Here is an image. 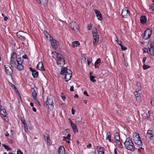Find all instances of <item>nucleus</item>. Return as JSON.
Listing matches in <instances>:
<instances>
[{
  "mask_svg": "<svg viewBox=\"0 0 154 154\" xmlns=\"http://www.w3.org/2000/svg\"><path fill=\"white\" fill-rule=\"evenodd\" d=\"M64 74H65V80L66 82H68L71 78L72 72L69 69H67V67L62 68L60 74L64 75Z\"/></svg>",
  "mask_w": 154,
  "mask_h": 154,
  "instance_id": "nucleus-1",
  "label": "nucleus"
},
{
  "mask_svg": "<svg viewBox=\"0 0 154 154\" xmlns=\"http://www.w3.org/2000/svg\"><path fill=\"white\" fill-rule=\"evenodd\" d=\"M58 55V57L56 58V63L59 66L62 67L65 64V60L62 55L61 54Z\"/></svg>",
  "mask_w": 154,
  "mask_h": 154,
  "instance_id": "nucleus-2",
  "label": "nucleus"
},
{
  "mask_svg": "<svg viewBox=\"0 0 154 154\" xmlns=\"http://www.w3.org/2000/svg\"><path fill=\"white\" fill-rule=\"evenodd\" d=\"M124 145L126 149L131 151L134 152L135 150V147L132 141L127 143H124Z\"/></svg>",
  "mask_w": 154,
  "mask_h": 154,
  "instance_id": "nucleus-3",
  "label": "nucleus"
},
{
  "mask_svg": "<svg viewBox=\"0 0 154 154\" xmlns=\"http://www.w3.org/2000/svg\"><path fill=\"white\" fill-rule=\"evenodd\" d=\"M17 35L19 38L25 40L26 38L29 37V35L27 33L21 31H19L17 32Z\"/></svg>",
  "mask_w": 154,
  "mask_h": 154,
  "instance_id": "nucleus-4",
  "label": "nucleus"
},
{
  "mask_svg": "<svg viewBox=\"0 0 154 154\" xmlns=\"http://www.w3.org/2000/svg\"><path fill=\"white\" fill-rule=\"evenodd\" d=\"M152 33V30L148 29L144 32L143 36V39L147 40L151 36Z\"/></svg>",
  "mask_w": 154,
  "mask_h": 154,
  "instance_id": "nucleus-5",
  "label": "nucleus"
},
{
  "mask_svg": "<svg viewBox=\"0 0 154 154\" xmlns=\"http://www.w3.org/2000/svg\"><path fill=\"white\" fill-rule=\"evenodd\" d=\"M46 103L48 105L52 106L53 108L54 106L53 100L50 95H48L47 97Z\"/></svg>",
  "mask_w": 154,
  "mask_h": 154,
  "instance_id": "nucleus-6",
  "label": "nucleus"
},
{
  "mask_svg": "<svg viewBox=\"0 0 154 154\" xmlns=\"http://www.w3.org/2000/svg\"><path fill=\"white\" fill-rule=\"evenodd\" d=\"M5 67L6 73L8 75L12 76L13 72L11 67L8 65H5Z\"/></svg>",
  "mask_w": 154,
  "mask_h": 154,
  "instance_id": "nucleus-7",
  "label": "nucleus"
},
{
  "mask_svg": "<svg viewBox=\"0 0 154 154\" xmlns=\"http://www.w3.org/2000/svg\"><path fill=\"white\" fill-rule=\"evenodd\" d=\"M129 15V11H128L127 8H124L122 10L121 13L122 16L124 18L127 17Z\"/></svg>",
  "mask_w": 154,
  "mask_h": 154,
  "instance_id": "nucleus-8",
  "label": "nucleus"
},
{
  "mask_svg": "<svg viewBox=\"0 0 154 154\" xmlns=\"http://www.w3.org/2000/svg\"><path fill=\"white\" fill-rule=\"evenodd\" d=\"M92 35L94 38L93 45H94L98 42L99 39V35L98 33H94L92 34Z\"/></svg>",
  "mask_w": 154,
  "mask_h": 154,
  "instance_id": "nucleus-9",
  "label": "nucleus"
},
{
  "mask_svg": "<svg viewBox=\"0 0 154 154\" xmlns=\"http://www.w3.org/2000/svg\"><path fill=\"white\" fill-rule=\"evenodd\" d=\"M153 134L152 131L150 130H148L147 132L146 137L148 139H149L150 140H153Z\"/></svg>",
  "mask_w": 154,
  "mask_h": 154,
  "instance_id": "nucleus-10",
  "label": "nucleus"
},
{
  "mask_svg": "<svg viewBox=\"0 0 154 154\" xmlns=\"http://www.w3.org/2000/svg\"><path fill=\"white\" fill-rule=\"evenodd\" d=\"M0 112L2 115L3 116H2V117H3V119L6 122H7L8 120V119L6 117V112L5 109H1V107L0 109Z\"/></svg>",
  "mask_w": 154,
  "mask_h": 154,
  "instance_id": "nucleus-11",
  "label": "nucleus"
},
{
  "mask_svg": "<svg viewBox=\"0 0 154 154\" xmlns=\"http://www.w3.org/2000/svg\"><path fill=\"white\" fill-rule=\"evenodd\" d=\"M71 27L72 29L75 31H78V25L75 22H72L71 23Z\"/></svg>",
  "mask_w": 154,
  "mask_h": 154,
  "instance_id": "nucleus-12",
  "label": "nucleus"
},
{
  "mask_svg": "<svg viewBox=\"0 0 154 154\" xmlns=\"http://www.w3.org/2000/svg\"><path fill=\"white\" fill-rule=\"evenodd\" d=\"M51 39L52 41L51 42V45L54 49H56L58 46V43L56 40L53 39L52 38H51Z\"/></svg>",
  "mask_w": 154,
  "mask_h": 154,
  "instance_id": "nucleus-13",
  "label": "nucleus"
},
{
  "mask_svg": "<svg viewBox=\"0 0 154 154\" xmlns=\"http://www.w3.org/2000/svg\"><path fill=\"white\" fill-rule=\"evenodd\" d=\"M37 2L44 6L47 5L48 0H36Z\"/></svg>",
  "mask_w": 154,
  "mask_h": 154,
  "instance_id": "nucleus-14",
  "label": "nucleus"
},
{
  "mask_svg": "<svg viewBox=\"0 0 154 154\" xmlns=\"http://www.w3.org/2000/svg\"><path fill=\"white\" fill-rule=\"evenodd\" d=\"M16 58H10L11 60L10 64L13 67H16Z\"/></svg>",
  "mask_w": 154,
  "mask_h": 154,
  "instance_id": "nucleus-15",
  "label": "nucleus"
},
{
  "mask_svg": "<svg viewBox=\"0 0 154 154\" xmlns=\"http://www.w3.org/2000/svg\"><path fill=\"white\" fill-rule=\"evenodd\" d=\"M37 68L41 71H44L45 70L42 62H39L37 66Z\"/></svg>",
  "mask_w": 154,
  "mask_h": 154,
  "instance_id": "nucleus-16",
  "label": "nucleus"
},
{
  "mask_svg": "<svg viewBox=\"0 0 154 154\" xmlns=\"http://www.w3.org/2000/svg\"><path fill=\"white\" fill-rule=\"evenodd\" d=\"M133 137L134 141H136L137 140L140 139V138L139 134L136 132L133 133Z\"/></svg>",
  "mask_w": 154,
  "mask_h": 154,
  "instance_id": "nucleus-17",
  "label": "nucleus"
},
{
  "mask_svg": "<svg viewBox=\"0 0 154 154\" xmlns=\"http://www.w3.org/2000/svg\"><path fill=\"white\" fill-rule=\"evenodd\" d=\"M97 148L98 154H104V149L103 147H100L99 146H97Z\"/></svg>",
  "mask_w": 154,
  "mask_h": 154,
  "instance_id": "nucleus-18",
  "label": "nucleus"
},
{
  "mask_svg": "<svg viewBox=\"0 0 154 154\" xmlns=\"http://www.w3.org/2000/svg\"><path fill=\"white\" fill-rule=\"evenodd\" d=\"M59 154H65V149L63 146H61L58 149Z\"/></svg>",
  "mask_w": 154,
  "mask_h": 154,
  "instance_id": "nucleus-19",
  "label": "nucleus"
},
{
  "mask_svg": "<svg viewBox=\"0 0 154 154\" xmlns=\"http://www.w3.org/2000/svg\"><path fill=\"white\" fill-rule=\"evenodd\" d=\"M95 14L97 19L100 20L103 19L102 15L101 14L100 12L98 11H95Z\"/></svg>",
  "mask_w": 154,
  "mask_h": 154,
  "instance_id": "nucleus-20",
  "label": "nucleus"
},
{
  "mask_svg": "<svg viewBox=\"0 0 154 154\" xmlns=\"http://www.w3.org/2000/svg\"><path fill=\"white\" fill-rule=\"evenodd\" d=\"M139 86V88L138 89V90H136L135 92H134V95L136 97H139L140 96V93H139V92L140 91V87L139 86V84H138V85H137Z\"/></svg>",
  "mask_w": 154,
  "mask_h": 154,
  "instance_id": "nucleus-21",
  "label": "nucleus"
},
{
  "mask_svg": "<svg viewBox=\"0 0 154 154\" xmlns=\"http://www.w3.org/2000/svg\"><path fill=\"white\" fill-rule=\"evenodd\" d=\"M135 143L138 145L139 147L142 146L143 145L142 142L140 138V139L137 140L136 141H134Z\"/></svg>",
  "mask_w": 154,
  "mask_h": 154,
  "instance_id": "nucleus-22",
  "label": "nucleus"
},
{
  "mask_svg": "<svg viewBox=\"0 0 154 154\" xmlns=\"http://www.w3.org/2000/svg\"><path fill=\"white\" fill-rule=\"evenodd\" d=\"M71 126L72 129L73 131L75 133L78 132V129L75 124H71Z\"/></svg>",
  "mask_w": 154,
  "mask_h": 154,
  "instance_id": "nucleus-23",
  "label": "nucleus"
},
{
  "mask_svg": "<svg viewBox=\"0 0 154 154\" xmlns=\"http://www.w3.org/2000/svg\"><path fill=\"white\" fill-rule=\"evenodd\" d=\"M153 44H151V47L149 49V51L150 52L151 55L152 56L154 55V49H153Z\"/></svg>",
  "mask_w": 154,
  "mask_h": 154,
  "instance_id": "nucleus-24",
  "label": "nucleus"
},
{
  "mask_svg": "<svg viewBox=\"0 0 154 154\" xmlns=\"http://www.w3.org/2000/svg\"><path fill=\"white\" fill-rule=\"evenodd\" d=\"M11 86L12 88H13L14 89V91L20 97V93L18 92L17 88H16L15 86L13 84H11Z\"/></svg>",
  "mask_w": 154,
  "mask_h": 154,
  "instance_id": "nucleus-25",
  "label": "nucleus"
},
{
  "mask_svg": "<svg viewBox=\"0 0 154 154\" xmlns=\"http://www.w3.org/2000/svg\"><path fill=\"white\" fill-rule=\"evenodd\" d=\"M141 23L142 24H144L146 21L147 19L145 16H141L140 18Z\"/></svg>",
  "mask_w": 154,
  "mask_h": 154,
  "instance_id": "nucleus-26",
  "label": "nucleus"
},
{
  "mask_svg": "<svg viewBox=\"0 0 154 154\" xmlns=\"http://www.w3.org/2000/svg\"><path fill=\"white\" fill-rule=\"evenodd\" d=\"M79 42L78 41H75L72 43V46L74 48L79 46Z\"/></svg>",
  "mask_w": 154,
  "mask_h": 154,
  "instance_id": "nucleus-27",
  "label": "nucleus"
},
{
  "mask_svg": "<svg viewBox=\"0 0 154 154\" xmlns=\"http://www.w3.org/2000/svg\"><path fill=\"white\" fill-rule=\"evenodd\" d=\"M111 136V134L110 132H108L106 134V139L108 140L109 141L111 142V140L110 139V137Z\"/></svg>",
  "mask_w": 154,
  "mask_h": 154,
  "instance_id": "nucleus-28",
  "label": "nucleus"
},
{
  "mask_svg": "<svg viewBox=\"0 0 154 154\" xmlns=\"http://www.w3.org/2000/svg\"><path fill=\"white\" fill-rule=\"evenodd\" d=\"M52 57H53V58L55 59H56V58L57 57H58V54H60L59 53H57L56 52H52Z\"/></svg>",
  "mask_w": 154,
  "mask_h": 154,
  "instance_id": "nucleus-29",
  "label": "nucleus"
},
{
  "mask_svg": "<svg viewBox=\"0 0 154 154\" xmlns=\"http://www.w3.org/2000/svg\"><path fill=\"white\" fill-rule=\"evenodd\" d=\"M16 68L19 70H22L23 69V66L21 65V64H18Z\"/></svg>",
  "mask_w": 154,
  "mask_h": 154,
  "instance_id": "nucleus-30",
  "label": "nucleus"
},
{
  "mask_svg": "<svg viewBox=\"0 0 154 154\" xmlns=\"http://www.w3.org/2000/svg\"><path fill=\"white\" fill-rule=\"evenodd\" d=\"M18 64H22L23 63V59L20 57H18L16 59Z\"/></svg>",
  "mask_w": 154,
  "mask_h": 154,
  "instance_id": "nucleus-31",
  "label": "nucleus"
},
{
  "mask_svg": "<svg viewBox=\"0 0 154 154\" xmlns=\"http://www.w3.org/2000/svg\"><path fill=\"white\" fill-rule=\"evenodd\" d=\"M115 138L116 141L120 140V137L119 134L117 133H116L115 134Z\"/></svg>",
  "mask_w": 154,
  "mask_h": 154,
  "instance_id": "nucleus-32",
  "label": "nucleus"
},
{
  "mask_svg": "<svg viewBox=\"0 0 154 154\" xmlns=\"http://www.w3.org/2000/svg\"><path fill=\"white\" fill-rule=\"evenodd\" d=\"M44 33L47 38H48V37L49 36V37L51 38L50 39V40H51V38H52L51 37V36L49 35L48 32L44 30Z\"/></svg>",
  "mask_w": 154,
  "mask_h": 154,
  "instance_id": "nucleus-33",
  "label": "nucleus"
},
{
  "mask_svg": "<svg viewBox=\"0 0 154 154\" xmlns=\"http://www.w3.org/2000/svg\"><path fill=\"white\" fill-rule=\"evenodd\" d=\"M116 144L117 145L119 146V147L121 148H123V146L122 145L121 142L120 141V140L116 141Z\"/></svg>",
  "mask_w": 154,
  "mask_h": 154,
  "instance_id": "nucleus-34",
  "label": "nucleus"
},
{
  "mask_svg": "<svg viewBox=\"0 0 154 154\" xmlns=\"http://www.w3.org/2000/svg\"><path fill=\"white\" fill-rule=\"evenodd\" d=\"M32 75L34 77L36 78L38 75V72L35 71H33L32 73Z\"/></svg>",
  "mask_w": 154,
  "mask_h": 154,
  "instance_id": "nucleus-35",
  "label": "nucleus"
},
{
  "mask_svg": "<svg viewBox=\"0 0 154 154\" xmlns=\"http://www.w3.org/2000/svg\"><path fill=\"white\" fill-rule=\"evenodd\" d=\"M90 78L91 81L93 82H96V80L94 79L95 77L93 75H90Z\"/></svg>",
  "mask_w": 154,
  "mask_h": 154,
  "instance_id": "nucleus-36",
  "label": "nucleus"
},
{
  "mask_svg": "<svg viewBox=\"0 0 154 154\" xmlns=\"http://www.w3.org/2000/svg\"><path fill=\"white\" fill-rule=\"evenodd\" d=\"M115 41L117 42L118 44L120 46H121L122 45V42L120 40H119L118 39V37L117 36H116V38L115 39Z\"/></svg>",
  "mask_w": 154,
  "mask_h": 154,
  "instance_id": "nucleus-37",
  "label": "nucleus"
},
{
  "mask_svg": "<svg viewBox=\"0 0 154 154\" xmlns=\"http://www.w3.org/2000/svg\"><path fill=\"white\" fill-rule=\"evenodd\" d=\"M149 68H150V66L149 65H146L145 63H144V64H143V69L146 70Z\"/></svg>",
  "mask_w": 154,
  "mask_h": 154,
  "instance_id": "nucleus-38",
  "label": "nucleus"
},
{
  "mask_svg": "<svg viewBox=\"0 0 154 154\" xmlns=\"http://www.w3.org/2000/svg\"><path fill=\"white\" fill-rule=\"evenodd\" d=\"M2 145L8 151L11 150V148L6 145L2 144Z\"/></svg>",
  "mask_w": 154,
  "mask_h": 154,
  "instance_id": "nucleus-39",
  "label": "nucleus"
},
{
  "mask_svg": "<svg viewBox=\"0 0 154 154\" xmlns=\"http://www.w3.org/2000/svg\"><path fill=\"white\" fill-rule=\"evenodd\" d=\"M11 58H16L17 56L16 53L15 52H13L11 54Z\"/></svg>",
  "mask_w": 154,
  "mask_h": 154,
  "instance_id": "nucleus-40",
  "label": "nucleus"
},
{
  "mask_svg": "<svg viewBox=\"0 0 154 154\" xmlns=\"http://www.w3.org/2000/svg\"><path fill=\"white\" fill-rule=\"evenodd\" d=\"M92 59L91 58H88L87 60L88 63V65H89L90 63L91 62Z\"/></svg>",
  "mask_w": 154,
  "mask_h": 154,
  "instance_id": "nucleus-41",
  "label": "nucleus"
},
{
  "mask_svg": "<svg viewBox=\"0 0 154 154\" xmlns=\"http://www.w3.org/2000/svg\"><path fill=\"white\" fill-rule=\"evenodd\" d=\"M32 96L34 98H36L37 97V94L34 91L32 93Z\"/></svg>",
  "mask_w": 154,
  "mask_h": 154,
  "instance_id": "nucleus-42",
  "label": "nucleus"
},
{
  "mask_svg": "<svg viewBox=\"0 0 154 154\" xmlns=\"http://www.w3.org/2000/svg\"><path fill=\"white\" fill-rule=\"evenodd\" d=\"M96 33H98L96 28L95 27H93L92 29V34Z\"/></svg>",
  "mask_w": 154,
  "mask_h": 154,
  "instance_id": "nucleus-43",
  "label": "nucleus"
},
{
  "mask_svg": "<svg viewBox=\"0 0 154 154\" xmlns=\"http://www.w3.org/2000/svg\"><path fill=\"white\" fill-rule=\"evenodd\" d=\"M138 84H139V86L140 87V89H141V85H140V83H137V84H136V90H138V89L139 88V86H138V85H138Z\"/></svg>",
  "mask_w": 154,
  "mask_h": 154,
  "instance_id": "nucleus-44",
  "label": "nucleus"
},
{
  "mask_svg": "<svg viewBox=\"0 0 154 154\" xmlns=\"http://www.w3.org/2000/svg\"><path fill=\"white\" fill-rule=\"evenodd\" d=\"M121 46V48L122 51H125L127 49V48L123 45H122Z\"/></svg>",
  "mask_w": 154,
  "mask_h": 154,
  "instance_id": "nucleus-45",
  "label": "nucleus"
},
{
  "mask_svg": "<svg viewBox=\"0 0 154 154\" xmlns=\"http://www.w3.org/2000/svg\"><path fill=\"white\" fill-rule=\"evenodd\" d=\"M101 60L100 58L98 59L97 60L95 61L94 64L96 65V64H98L100 62Z\"/></svg>",
  "mask_w": 154,
  "mask_h": 154,
  "instance_id": "nucleus-46",
  "label": "nucleus"
},
{
  "mask_svg": "<svg viewBox=\"0 0 154 154\" xmlns=\"http://www.w3.org/2000/svg\"><path fill=\"white\" fill-rule=\"evenodd\" d=\"M132 141L131 140L130 138L129 137H128L126 139V140L125 142V143H127L128 142H129L130 141Z\"/></svg>",
  "mask_w": 154,
  "mask_h": 154,
  "instance_id": "nucleus-47",
  "label": "nucleus"
},
{
  "mask_svg": "<svg viewBox=\"0 0 154 154\" xmlns=\"http://www.w3.org/2000/svg\"><path fill=\"white\" fill-rule=\"evenodd\" d=\"M92 27V26L91 24H88L87 26L88 29V30H90L91 29Z\"/></svg>",
  "mask_w": 154,
  "mask_h": 154,
  "instance_id": "nucleus-48",
  "label": "nucleus"
},
{
  "mask_svg": "<svg viewBox=\"0 0 154 154\" xmlns=\"http://www.w3.org/2000/svg\"><path fill=\"white\" fill-rule=\"evenodd\" d=\"M151 103L152 105V106H154V99L152 98H151Z\"/></svg>",
  "mask_w": 154,
  "mask_h": 154,
  "instance_id": "nucleus-49",
  "label": "nucleus"
},
{
  "mask_svg": "<svg viewBox=\"0 0 154 154\" xmlns=\"http://www.w3.org/2000/svg\"><path fill=\"white\" fill-rule=\"evenodd\" d=\"M20 119L21 122L23 124L25 123V120L24 119H23L22 117H21Z\"/></svg>",
  "mask_w": 154,
  "mask_h": 154,
  "instance_id": "nucleus-50",
  "label": "nucleus"
},
{
  "mask_svg": "<svg viewBox=\"0 0 154 154\" xmlns=\"http://www.w3.org/2000/svg\"><path fill=\"white\" fill-rule=\"evenodd\" d=\"M17 154H23V153L20 149H18L17 152Z\"/></svg>",
  "mask_w": 154,
  "mask_h": 154,
  "instance_id": "nucleus-51",
  "label": "nucleus"
},
{
  "mask_svg": "<svg viewBox=\"0 0 154 154\" xmlns=\"http://www.w3.org/2000/svg\"><path fill=\"white\" fill-rule=\"evenodd\" d=\"M144 53H147L148 52V50L147 48H144L143 49Z\"/></svg>",
  "mask_w": 154,
  "mask_h": 154,
  "instance_id": "nucleus-52",
  "label": "nucleus"
},
{
  "mask_svg": "<svg viewBox=\"0 0 154 154\" xmlns=\"http://www.w3.org/2000/svg\"><path fill=\"white\" fill-rule=\"evenodd\" d=\"M33 100L35 102H37L39 105L40 104V103L39 102L38 100L36 98H34Z\"/></svg>",
  "mask_w": 154,
  "mask_h": 154,
  "instance_id": "nucleus-53",
  "label": "nucleus"
},
{
  "mask_svg": "<svg viewBox=\"0 0 154 154\" xmlns=\"http://www.w3.org/2000/svg\"><path fill=\"white\" fill-rule=\"evenodd\" d=\"M70 137H71L70 134H68L67 136L66 137L67 139H68V140H69V139H70Z\"/></svg>",
  "mask_w": 154,
  "mask_h": 154,
  "instance_id": "nucleus-54",
  "label": "nucleus"
},
{
  "mask_svg": "<svg viewBox=\"0 0 154 154\" xmlns=\"http://www.w3.org/2000/svg\"><path fill=\"white\" fill-rule=\"evenodd\" d=\"M146 57H144L143 58V64L145 63L146 61Z\"/></svg>",
  "mask_w": 154,
  "mask_h": 154,
  "instance_id": "nucleus-55",
  "label": "nucleus"
},
{
  "mask_svg": "<svg viewBox=\"0 0 154 154\" xmlns=\"http://www.w3.org/2000/svg\"><path fill=\"white\" fill-rule=\"evenodd\" d=\"M73 88H74V87H73V86H71V87H70V90L71 91H74V89H73Z\"/></svg>",
  "mask_w": 154,
  "mask_h": 154,
  "instance_id": "nucleus-56",
  "label": "nucleus"
},
{
  "mask_svg": "<svg viewBox=\"0 0 154 154\" xmlns=\"http://www.w3.org/2000/svg\"><path fill=\"white\" fill-rule=\"evenodd\" d=\"M72 113V114L74 115L75 114V110H74L73 108L71 109Z\"/></svg>",
  "mask_w": 154,
  "mask_h": 154,
  "instance_id": "nucleus-57",
  "label": "nucleus"
},
{
  "mask_svg": "<svg viewBox=\"0 0 154 154\" xmlns=\"http://www.w3.org/2000/svg\"><path fill=\"white\" fill-rule=\"evenodd\" d=\"M46 140H47V142L48 143V141H50V139L49 137L48 136V135H47V137Z\"/></svg>",
  "mask_w": 154,
  "mask_h": 154,
  "instance_id": "nucleus-58",
  "label": "nucleus"
},
{
  "mask_svg": "<svg viewBox=\"0 0 154 154\" xmlns=\"http://www.w3.org/2000/svg\"><path fill=\"white\" fill-rule=\"evenodd\" d=\"M23 125H24V127L25 128V129H26L27 130L28 128H27V126L26 124L25 123V124H24Z\"/></svg>",
  "mask_w": 154,
  "mask_h": 154,
  "instance_id": "nucleus-59",
  "label": "nucleus"
},
{
  "mask_svg": "<svg viewBox=\"0 0 154 154\" xmlns=\"http://www.w3.org/2000/svg\"><path fill=\"white\" fill-rule=\"evenodd\" d=\"M84 94L85 95L88 96V94L87 92L86 91H85L84 92Z\"/></svg>",
  "mask_w": 154,
  "mask_h": 154,
  "instance_id": "nucleus-60",
  "label": "nucleus"
},
{
  "mask_svg": "<svg viewBox=\"0 0 154 154\" xmlns=\"http://www.w3.org/2000/svg\"><path fill=\"white\" fill-rule=\"evenodd\" d=\"M61 98L63 100H64L66 98L65 96H61Z\"/></svg>",
  "mask_w": 154,
  "mask_h": 154,
  "instance_id": "nucleus-61",
  "label": "nucleus"
},
{
  "mask_svg": "<svg viewBox=\"0 0 154 154\" xmlns=\"http://www.w3.org/2000/svg\"><path fill=\"white\" fill-rule=\"evenodd\" d=\"M32 110L34 112H36V109L35 107L32 108Z\"/></svg>",
  "mask_w": 154,
  "mask_h": 154,
  "instance_id": "nucleus-62",
  "label": "nucleus"
},
{
  "mask_svg": "<svg viewBox=\"0 0 154 154\" xmlns=\"http://www.w3.org/2000/svg\"><path fill=\"white\" fill-rule=\"evenodd\" d=\"M23 58L26 59L27 58V57L26 55H24L23 56Z\"/></svg>",
  "mask_w": 154,
  "mask_h": 154,
  "instance_id": "nucleus-63",
  "label": "nucleus"
},
{
  "mask_svg": "<svg viewBox=\"0 0 154 154\" xmlns=\"http://www.w3.org/2000/svg\"><path fill=\"white\" fill-rule=\"evenodd\" d=\"M8 17H4V20L5 21H6L8 20Z\"/></svg>",
  "mask_w": 154,
  "mask_h": 154,
  "instance_id": "nucleus-64",
  "label": "nucleus"
}]
</instances>
